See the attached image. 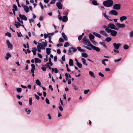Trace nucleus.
<instances>
[{
  "label": "nucleus",
  "instance_id": "obj_11",
  "mask_svg": "<svg viewBox=\"0 0 133 133\" xmlns=\"http://www.w3.org/2000/svg\"><path fill=\"white\" fill-rule=\"evenodd\" d=\"M109 14L110 15H112L116 16L117 15L118 12L115 10H111L109 12Z\"/></svg>",
  "mask_w": 133,
  "mask_h": 133
},
{
  "label": "nucleus",
  "instance_id": "obj_64",
  "mask_svg": "<svg viewBox=\"0 0 133 133\" xmlns=\"http://www.w3.org/2000/svg\"><path fill=\"white\" fill-rule=\"evenodd\" d=\"M58 19H59L61 21V20H62V16L60 15H58Z\"/></svg>",
  "mask_w": 133,
  "mask_h": 133
},
{
  "label": "nucleus",
  "instance_id": "obj_6",
  "mask_svg": "<svg viewBox=\"0 0 133 133\" xmlns=\"http://www.w3.org/2000/svg\"><path fill=\"white\" fill-rule=\"evenodd\" d=\"M17 19L18 22L15 21V25L17 28H18L20 26H21V24L20 23L22 24H23V21L21 20L19 17H17Z\"/></svg>",
  "mask_w": 133,
  "mask_h": 133
},
{
  "label": "nucleus",
  "instance_id": "obj_53",
  "mask_svg": "<svg viewBox=\"0 0 133 133\" xmlns=\"http://www.w3.org/2000/svg\"><path fill=\"white\" fill-rule=\"evenodd\" d=\"M117 50L118 49H114L113 50V51L115 53H119V51Z\"/></svg>",
  "mask_w": 133,
  "mask_h": 133
},
{
  "label": "nucleus",
  "instance_id": "obj_15",
  "mask_svg": "<svg viewBox=\"0 0 133 133\" xmlns=\"http://www.w3.org/2000/svg\"><path fill=\"white\" fill-rule=\"evenodd\" d=\"M68 18L67 16V15H66L62 17V20L63 22H65L68 21Z\"/></svg>",
  "mask_w": 133,
  "mask_h": 133
},
{
  "label": "nucleus",
  "instance_id": "obj_55",
  "mask_svg": "<svg viewBox=\"0 0 133 133\" xmlns=\"http://www.w3.org/2000/svg\"><path fill=\"white\" fill-rule=\"evenodd\" d=\"M49 42L50 43H53V42L51 41V36H49Z\"/></svg>",
  "mask_w": 133,
  "mask_h": 133
},
{
  "label": "nucleus",
  "instance_id": "obj_21",
  "mask_svg": "<svg viewBox=\"0 0 133 133\" xmlns=\"http://www.w3.org/2000/svg\"><path fill=\"white\" fill-rule=\"evenodd\" d=\"M81 61H82L83 64L84 65L87 66L88 65L86 63V60L84 58H81Z\"/></svg>",
  "mask_w": 133,
  "mask_h": 133
},
{
  "label": "nucleus",
  "instance_id": "obj_10",
  "mask_svg": "<svg viewBox=\"0 0 133 133\" xmlns=\"http://www.w3.org/2000/svg\"><path fill=\"white\" fill-rule=\"evenodd\" d=\"M121 8V4H116L113 6V9L115 10H120Z\"/></svg>",
  "mask_w": 133,
  "mask_h": 133
},
{
  "label": "nucleus",
  "instance_id": "obj_30",
  "mask_svg": "<svg viewBox=\"0 0 133 133\" xmlns=\"http://www.w3.org/2000/svg\"><path fill=\"white\" fill-rule=\"evenodd\" d=\"M89 74L92 77L94 78L95 77V76L94 75V74L92 71H90L89 72Z\"/></svg>",
  "mask_w": 133,
  "mask_h": 133
},
{
  "label": "nucleus",
  "instance_id": "obj_26",
  "mask_svg": "<svg viewBox=\"0 0 133 133\" xmlns=\"http://www.w3.org/2000/svg\"><path fill=\"white\" fill-rule=\"evenodd\" d=\"M46 52L47 55H49L51 53V48H47L46 49Z\"/></svg>",
  "mask_w": 133,
  "mask_h": 133
},
{
  "label": "nucleus",
  "instance_id": "obj_27",
  "mask_svg": "<svg viewBox=\"0 0 133 133\" xmlns=\"http://www.w3.org/2000/svg\"><path fill=\"white\" fill-rule=\"evenodd\" d=\"M90 39V41L94 39V36L92 34H90L89 36Z\"/></svg>",
  "mask_w": 133,
  "mask_h": 133
},
{
  "label": "nucleus",
  "instance_id": "obj_24",
  "mask_svg": "<svg viewBox=\"0 0 133 133\" xmlns=\"http://www.w3.org/2000/svg\"><path fill=\"white\" fill-rule=\"evenodd\" d=\"M35 62L36 63H40L41 62V60L39 59L38 58H35Z\"/></svg>",
  "mask_w": 133,
  "mask_h": 133
},
{
  "label": "nucleus",
  "instance_id": "obj_60",
  "mask_svg": "<svg viewBox=\"0 0 133 133\" xmlns=\"http://www.w3.org/2000/svg\"><path fill=\"white\" fill-rule=\"evenodd\" d=\"M91 41L92 43L94 45H96V42L94 41V39L91 40Z\"/></svg>",
  "mask_w": 133,
  "mask_h": 133
},
{
  "label": "nucleus",
  "instance_id": "obj_9",
  "mask_svg": "<svg viewBox=\"0 0 133 133\" xmlns=\"http://www.w3.org/2000/svg\"><path fill=\"white\" fill-rule=\"evenodd\" d=\"M115 25L117 26V28H118V30L119 28H123L125 27V24L118 23H115Z\"/></svg>",
  "mask_w": 133,
  "mask_h": 133
},
{
  "label": "nucleus",
  "instance_id": "obj_44",
  "mask_svg": "<svg viewBox=\"0 0 133 133\" xmlns=\"http://www.w3.org/2000/svg\"><path fill=\"white\" fill-rule=\"evenodd\" d=\"M73 86L74 87V88L75 90H78V87L77 86H76L75 85H73Z\"/></svg>",
  "mask_w": 133,
  "mask_h": 133
},
{
  "label": "nucleus",
  "instance_id": "obj_18",
  "mask_svg": "<svg viewBox=\"0 0 133 133\" xmlns=\"http://www.w3.org/2000/svg\"><path fill=\"white\" fill-rule=\"evenodd\" d=\"M37 49L36 48L34 47L32 48V51L33 52L34 55H36V51H37Z\"/></svg>",
  "mask_w": 133,
  "mask_h": 133
},
{
  "label": "nucleus",
  "instance_id": "obj_22",
  "mask_svg": "<svg viewBox=\"0 0 133 133\" xmlns=\"http://www.w3.org/2000/svg\"><path fill=\"white\" fill-rule=\"evenodd\" d=\"M11 56L9 53L8 52L6 54L5 58L6 59L8 60L9 58L11 57Z\"/></svg>",
  "mask_w": 133,
  "mask_h": 133
},
{
  "label": "nucleus",
  "instance_id": "obj_46",
  "mask_svg": "<svg viewBox=\"0 0 133 133\" xmlns=\"http://www.w3.org/2000/svg\"><path fill=\"white\" fill-rule=\"evenodd\" d=\"M104 16L105 17V18L107 19H109V17H110L108 16L106 14V13H104L103 14Z\"/></svg>",
  "mask_w": 133,
  "mask_h": 133
},
{
  "label": "nucleus",
  "instance_id": "obj_61",
  "mask_svg": "<svg viewBox=\"0 0 133 133\" xmlns=\"http://www.w3.org/2000/svg\"><path fill=\"white\" fill-rule=\"evenodd\" d=\"M82 37H83L81 35H79L78 37V40L80 41L82 38Z\"/></svg>",
  "mask_w": 133,
  "mask_h": 133
},
{
  "label": "nucleus",
  "instance_id": "obj_7",
  "mask_svg": "<svg viewBox=\"0 0 133 133\" xmlns=\"http://www.w3.org/2000/svg\"><path fill=\"white\" fill-rule=\"evenodd\" d=\"M77 50V49L76 48L73 47H71L69 48L68 51V54H70V55H72Z\"/></svg>",
  "mask_w": 133,
  "mask_h": 133
},
{
  "label": "nucleus",
  "instance_id": "obj_14",
  "mask_svg": "<svg viewBox=\"0 0 133 133\" xmlns=\"http://www.w3.org/2000/svg\"><path fill=\"white\" fill-rule=\"evenodd\" d=\"M6 43L8 48L10 49L11 50H12L13 49L12 45L11 44L8 40H6Z\"/></svg>",
  "mask_w": 133,
  "mask_h": 133
},
{
  "label": "nucleus",
  "instance_id": "obj_17",
  "mask_svg": "<svg viewBox=\"0 0 133 133\" xmlns=\"http://www.w3.org/2000/svg\"><path fill=\"white\" fill-rule=\"evenodd\" d=\"M23 8L25 11L26 13H28L29 12V8L27 6L25 5L24 6Z\"/></svg>",
  "mask_w": 133,
  "mask_h": 133
},
{
  "label": "nucleus",
  "instance_id": "obj_16",
  "mask_svg": "<svg viewBox=\"0 0 133 133\" xmlns=\"http://www.w3.org/2000/svg\"><path fill=\"white\" fill-rule=\"evenodd\" d=\"M56 6L59 9H61L62 8V4L60 2H58L57 3Z\"/></svg>",
  "mask_w": 133,
  "mask_h": 133
},
{
  "label": "nucleus",
  "instance_id": "obj_47",
  "mask_svg": "<svg viewBox=\"0 0 133 133\" xmlns=\"http://www.w3.org/2000/svg\"><path fill=\"white\" fill-rule=\"evenodd\" d=\"M58 41L59 42H64V40L63 38H60L59 40Z\"/></svg>",
  "mask_w": 133,
  "mask_h": 133
},
{
  "label": "nucleus",
  "instance_id": "obj_39",
  "mask_svg": "<svg viewBox=\"0 0 133 133\" xmlns=\"http://www.w3.org/2000/svg\"><path fill=\"white\" fill-rule=\"evenodd\" d=\"M17 92L18 93H19L22 91V89L21 88H17L16 89Z\"/></svg>",
  "mask_w": 133,
  "mask_h": 133
},
{
  "label": "nucleus",
  "instance_id": "obj_2",
  "mask_svg": "<svg viewBox=\"0 0 133 133\" xmlns=\"http://www.w3.org/2000/svg\"><path fill=\"white\" fill-rule=\"evenodd\" d=\"M113 1L112 0H107L103 2V5L107 7H110L113 4Z\"/></svg>",
  "mask_w": 133,
  "mask_h": 133
},
{
  "label": "nucleus",
  "instance_id": "obj_45",
  "mask_svg": "<svg viewBox=\"0 0 133 133\" xmlns=\"http://www.w3.org/2000/svg\"><path fill=\"white\" fill-rule=\"evenodd\" d=\"M70 44L68 42H66L64 44V46L65 47H67Z\"/></svg>",
  "mask_w": 133,
  "mask_h": 133
},
{
  "label": "nucleus",
  "instance_id": "obj_8",
  "mask_svg": "<svg viewBox=\"0 0 133 133\" xmlns=\"http://www.w3.org/2000/svg\"><path fill=\"white\" fill-rule=\"evenodd\" d=\"M107 27L108 28H110L111 29H115L117 30H118V28H117V27H116L115 25L112 23H110L109 24L108 26Z\"/></svg>",
  "mask_w": 133,
  "mask_h": 133
},
{
  "label": "nucleus",
  "instance_id": "obj_4",
  "mask_svg": "<svg viewBox=\"0 0 133 133\" xmlns=\"http://www.w3.org/2000/svg\"><path fill=\"white\" fill-rule=\"evenodd\" d=\"M105 30L107 32L110 33L111 34L112 36L115 37L116 35L117 32L116 31L108 28H105Z\"/></svg>",
  "mask_w": 133,
  "mask_h": 133
},
{
  "label": "nucleus",
  "instance_id": "obj_3",
  "mask_svg": "<svg viewBox=\"0 0 133 133\" xmlns=\"http://www.w3.org/2000/svg\"><path fill=\"white\" fill-rule=\"evenodd\" d=\"M83 46L89 50H91L92 49H93L94 50L98 52H99L100 51V49L99 47H96L92 45H91V46L90 47V48L88 46L85 45H83Z\"/></svg>",
  "mask_w": 133,
  "mask_h": 133
},
{
  "label": "nucleus",
  "instance_id": "obj_19",
  "mask_svg": "<svg viewBox=\"0 0 133 133\" xmlns=\"http://www.w3.org/2000/svg\"><path fill=\"white\" fill-rule=\"evenodd\" d=\"M127 19V17L126 16H122L120 17V20L121 22H122L124 20H126Z\"/></svg>",
  "mask_w": 133,
  "mask_h": 133
},
{
  "label": "nucleus",
  "instance_id": "obj_63",
  "mask_svg": "<svg viewBox=\"0 0 133 133\" xmlns=\"http://www.w3.org/2000/svg\"><path fill=\"white\" fill-rule=\"evenodd\" d=\"M65 55H63L62 57V60L63 61H64L65 60Z\"/></svg>",
  "mask_w": 133,
  "mask_h": 133
},
{
  "label": "nucleus",
  "instance_id": "obj_5",
  "mask_svg": "<svg viewBox=\"0 0 133 133\" xmlns=\"http://www.w3.org/2000/svg\"><path fill=\"white\" fill-rule=\"evenodd\" d=\"M83 42L84 44L90 47L91 46V45H92L90 43L89 39L86 36L84 37L83 39Z\"/></svg>",
  "mask_w": 133,
  "mask_h": 133
},
{
  "label": "nucleus",
  "instance_id": "obj_59",
  "mask_svg": "<svg viewBox=\"0 0 133 133\" xmlns=\"http://www.w3.org/2000/svg\"><path fill=\"white\" fill-rule=\"evenodd\" d=\"M121 58H120L119 59H117L115 60H114V62H118L120 61L121 60Z\"/></svg>",
  "mask_w": 133,
  "mask_h": 133
},
{
  "label": "nucleus",
  "instance_id": "obj_37",
  "mask_svg": "<svg viewBox=\"0 0 133 133\" xmlns=\"http://www.w3.org/2000/svg\"><path fill=\"white\" fill-rule=\"evenodd\" d=\"M13 9L15 10L16 11L17 10V6L15 4H13Z\"/></svg>",
  "mask_w": 133,
  "mask_h": 133
},
{
  "label": "nucleus",
  "instance_id": "obj_28",
  "mask_svg": "<svg viewBox=\"0 0 133 133\" xmlns=\"http://www.w3.org/2000/svg\"><path fill=\"white\" fill-rule=\"evenodd\" d=\"M82 57L85 58L87 57L88 56V55L85 52H83L82 53Z\"/></svg>",
  "mask_w": 133,
  "mask_h": 133
},
{
  "label": "nucleus",
  "instance_id": "obj_38",
  "mask_svg": "<svg viewBox=\"0 0 133 133\" xmlns=\"http://www.w3.org/2000/svg\"><path fill=\"white\" fill-rule=\"evenodd\" d=\"M111 40V38L110 37H107L105 39V40L107 42H109Z\"/></svg>",
  "mask_w": 133,
  "mask_h": 133
},
{
  "label": "nucleus",
  "instance_id": "obj_54",
  "mask_svg": "<svg viewBox=\"0 0 133 133\" xmlns=\"http://www.w3.org/2000/svg\"><path fill=\"white\" fill-rule=\"evenodd\" d=\"M130 37L131 38L133 37V31H131L130 33Z\"/></svg>",
  "mask_w": 133,
  "mask_h": 133
},
{
  "label": "nucleus",
  "instance_id": "obj_1",
  "mask_svg": "<svg viewBox=\"0 0 133 133\" xmlns=\"http://www.w3.org/2000/svg\"><path fill=\"white\" fill-rule=\"evenodd\" d=\"M38 44L37 46V50L39 52H40L41 49H44L45 47L47 46V42L45 40V42H42V43H38Z\"/></svg>",
  "mask_w": 133,
  "mask_h": 133
},
{
  "label": "nucleus",
  "instance_id": "obj_58",
  "mask_svg": "<svg viewBox=\"0 0 133 133\" xmlns=\"http://www.w3.org/2000/svg\"><path fill=\"white\" fill-rule=\"evenodd\" d=\"M105 61H104L103 59L102 61V64H104L106 66L107 65L106 64L105 62Z\"/></svg>",
  "mask_w": 133,
  "mask_h": 133
},
{
  "label": "nucleus",
  "instance_id": "obj_42",
  "mask_svg": "<svg viewBox=\"0 0 133 133\" xmlns=\"http://www.w3.org/2000/svg\"><path fill=\"white\" fill-rule=\"evenodd\" d=\"M77 64V66L79 68H81L82 67V65L80 63L78 62Z\"/></svg>",
  "mask_w": 133,
  "mask_h": 133
},
{
  "label": "nucleus",
  "instance_id": "obj_41",
  "mask_svg": "<svg viewBox=\"0 0 133 133\" xmlns=\"http://www.w3.org/2000/svg\"><path fill=\"white\" fill-rule=\"evenodd\" d=\"M5 36H7L9 37H11V34L9 32H7L5 33Z\"/></svg>",
  "mask_w": 133,
  "mask_h": 133
},
{
  "label": "nucleus",
  "instance_id": "obj_29",
  "mask_svg": "<svg viewBox=\"0 0 133 133\" xmlns=\"http://www.w3.org/2000/svg\"><path fill=\"white\" fill-rule=\"evenodd\" d=\"M69 65L70 66H72L73 65V60L71 59H70L69 60Z\"/></svg>",
  "mask_w": 133,
  "mask_h": 133
},
{
  "label": "nucleus",
  "instance_id": "obj_13",
  "mask_svg": "<svg viewBox=\"0 0 133 133\" xmlns=\"http://www.w3.org/2000/svg\"><path fill=\"white\" fill-rule=\"evenodd\" d=\"M19 18L21 19V20H24L25 21H26L27 20V18L24 15H21V14H19Z\"/></svg>",
  "mask_w": 133,
  "mask_h": 133
},
{
  "label": "nucleus",
  "instance_id": "obj_36",
  "mask_svg": "<svg viewBox=\"0 0 133 133\" xmlns=\"http://www.w3.org/2000/svg\"><path fill=\"white\" fill-rule=\"evenodd\" d=\"M99 44H100L102 45L103 46L104 48H107V46H106V45H105L104 43L103 42H100L99 43Z\"/></svg>",
  "mask_w": 133,
  "mask_h": 133
},
{
  "label": "nucleus",
  "instance_id": "obj_57",
  "mask_svg": "<svg viewBox=\"0 0 133 133\" xmlns=\"http://www.w3.org/2000/svg\"><path fill=\"white\" fill-rule=\"evenodd\" d=\"M34 96H35L37 100H38L39 99V97L37 95H36V94H34Z\"/></svg>",
  "mask_w": 133,
  "mask_h": 133
},
{
  "label": "nucleus",
  "instance_id": "obj_20",
  "mask_svg": "<svg viewBox=\"0 0 133 133\" xmlns=\"http://www.w3.org/2000/svg\"><path fill=\"white\" fill-rule=\"evenodd\" d=\"M99 33L101 34L104 36L105 37H107L108 36V35L104 31H101L99 32Z\"/></svg>",
  "mask_w": 133,
  "mask_h": 133
},
{
  "label": "nucleus",
  "instance_id": "obj_32",
  "mask_svg": "<svg viewBox=\"0 0 133 133\" xmlns=\"http://www.w3.org/2000/svg\"><path fill=\"white\" fill-rule=\"evenodd\" d=\"M92 4L94 5H97L99 4V3H97L95 0H93L92 2Z\"/></svg>",
  "mask_w": 133,
  "mask_h": 133
},
{
  "label": "nucleus",
  "instance_id": "obj_25",
  "mask_svg": "<svg viewBox=\"0 0 133 133\" xmlns=\"http://www.w3.org/2000/svg\"><path fill=\"white\" fill-rule=\"evenodd\" d=\"M62 35L63 37V38L66 41H67L68 40L67 37L65 35V34L62 32Z\"/></svg>",
  "mask_w": 133,
  "mask_h": 133
},
{
  "label": "nucleus",
  "instance_id": "obj_50",
  "mask_svg": "<svg viewBox=\"0 0 133 133\" xmlns=\"http://www.w3.org/2000/svg\"><path fill=\"white\" fill-rule=\"evenodd\" d=\"M89 89H88L87 90H85L84 91V94H85L86 95L88 93V92H89Z\"/></svg>",
  "mask_w": 133,
  "mask_h": 133
},
{
  "label": "nucleus",
  "instance_id": "obj_34",
  "mask_svg": "<svg viewBox=\"0 0 133 133\" xmlns=\"http://www.w3.org/2000/svg\"><path fill=\"white\" fill-rule=\"evenodd\" d=\"M25 111L28 114H30L31 112V110L30 109H29L28 108L25 109Z\"/></svg>",
  "mask_w": 133,
  "mask_h": 133
},
{
  "label": "nucleus",
  "instance_id": "obj_43",
  "mask_svg": "<svg viewBox=\"0 0 133 133\" xmlns=\"http://www.w3.org/2000/svg\"><path fill=\"white\" fill-rule=\"evenodd\" d=\"M29 104L30 105H32V98L30 97L29 98Z\"/></svg>",
  "mask_w": 133,
  "mask_h": 133
},
{
  "label": "nucleus",
  "instance_id": "obj_62",
  "mask_svg": "<svg viewBox=\"0 0 133 133\" xmlns=\"http://www.w3.org/2000/svg\"><path fill=\"white\" fill-rule=\"evenodd\" d=\"M57 53L59 54H60L61 53V51H60V50L59 49L57 50Z\"/></svg>",
  "mask_w": 133,
  "mask_h": 133
},
{
  "label": "nucleus",
  "instance_id": "obj_23",
  "mask_svg": "<svg viewBox=\"0 0 133 133\" xmlns=\"http://www.w3.org/2000/svg\"><path fill=\"white\" fill-rule=\"evenodd\" d=\"M93 34L95 36L98 38H100L101 37V36L98 33H97L95 32H93Z\"/></svg>",
  "mask_w": 133,
  "mask_h": 133
},
{
  "label": "nucleus",
  "instance_id": "obj_51",
  "mask_svg": "<svg viewBox=\"0 0 133 133\" xmlns=\"http://www.w3.org/2000/svg\"><path fill=\"white\" fill-rule=\"evenodd\" d=\"M45 102L46 103L48 104H49L50 103L48 99L47 98H46L45 99Z\"/></svg>",
  "mask_w": 133,
  "mask_h": 133
},
{
  "label": "nucleus",
  "instance_id": "obj_40",
  "mask_svg": "<svg viewBox=\"0 0 133 133\" xmlns=\"http://www.w3.org/2000/svg\"><path fill=\"white\" fill-rule=\"evenodd\" d=\"M46 65H43V67L41 68V69L44 71H46V67H44L45 66H46Z\"/></svg>",
  "mask_w": 133,
  "mask_h": 133
},
{
  "label": "nucleus",
  "instance_id": "obj_56",
  "mask_svg": "<svg viewBox=\"0 0 133 133\" xmlns=\"http://www.w3.org/2000/svg\"><path fill=\"white\" fill-rule=\"evenodd\" d=\"M17 35L18 37H20L21 36H23L21 34V33L20 32L19 33H18V32H17Z\"/></svg>",
  "mask_w": 133,
  "mask_h": 133
},
{
  "label": "nucleus",
  "instance_id": "obj_31",
  "mask_svg": "<svg viewBox=\"0 0 133 133\" xmlns=\"http://www.w3.org/2000/svg\"><path fill=\"white\" fill-rule=\"evenodd\" d=\"M78 50L80 52H85V50L81 49V47L80 46H78L77 47Z\"/></svg>",
  "mask_w": 133,
  "mask_h": 133
},
{
  "label": "nucleus",
  "instance_id": "obj_35",
  "mask_svg": "<svg viewBox=\"0 0 133 133\" xmlns=\"http://www.w3.org/2000/svg\"><path fill=\"white\" fill-rule=\"evenodd\" d=\"M129 48V46L127 44H125L123 45V48L125 50L128 49Z\"/></svg>",
  "mask_w": 133,
  "mask_h": 133
},
{
  "label": "nucleus",
  "instance_id": "obj_52",
  "mask_svg": "<svg viewBox=\"0 0 133 133\" xmlns=\"http://www.w3.org/2000/svg\"><path fill=\"white\" fill-rule=\"evenodd\" d=\"M56 0H52L50 3V4H54Z\"/></svg>",
  "mask_w": 133,
  "mask_h": 133
},
{
  "label": "nucleus",
  "instance_id": "obj_49",
  "mask_svg": "<svg viewBox=\"0 0 133 133\" xmlns=\"http://www.w3.org/2000/svg\"><path fill=\"white\" fill-rule=\"evenodd\" d=\"M44 37L45 39L46 38H47L48 37H49V34H44Z\"/></svg>",
  "mask_w": 133,
  "mask_h": 133
},
{
  "label": "nucleus",
  "instance_id": "obj_33",
  "mask_svg": "<svg viewBox=\"0 0 133 133\" xmlns=\"http://www.w3.org/2000/svg\"><path fill=\"white\" fill-rule=\"evenodd\" d=\"M36 84L40 86L41 87V83L40 82L39 80V79H37L36 81Z\"/></svg>",
  "mask_w": 133,
  "mask_h": 133
},
{
  "label": "nucleus",
  "instance_id": "obj_48",
  "mask_svg": "<svg viewBox=\"0 0 133 133\" xmlns=\"http://www.w3.org/2000/svg\"><path fill=\"white\" fill-rule=\"evenodd\" d=\"M58 108L61 111H62L63 110V108L61 106V104H59V107Z\"/></svg>",
  "mask_w": 133,
  "mask_h": 133
},
{
  "label": "nucleus",
  "instance_id": "obj_12",
  "mask_svg": "<svg viewBox=\"0 0 133 133\" xmlns=\"http://www.w3.org/2000/svg\"><path fill=\"white\" fill-rule=\"evenodd\" d=\"M113 45L115 48L114 49H118L121 46V44L120 43H113Z\"/></svg>",
  "mask_w": 133,
  "mask_h": 133
}]
</instances>
